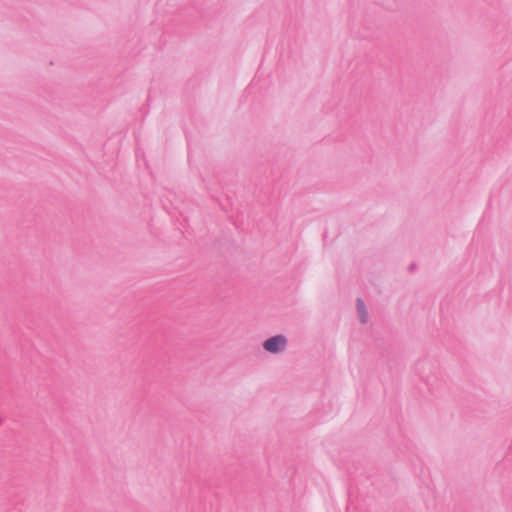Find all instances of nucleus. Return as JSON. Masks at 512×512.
<instances>
[{"instance_id":"f257e3e1","label":"nucleus","mask_w":512,"mask_h":512,"mask_svg":"<svg viewBox=\"0 0 512 512\" xmlns=\"http://www.w3.org/2000/svg\"><path fill=\"white\" fill-rule=\"evenodd\" d=\"M287 339L284 335H276L268 338L264 343L263 347L270 353H279L286 349Z\"/></svg>"},{"instance_id":"f03ea898","label":"nucleus","mask_w":512,"mask_h":512,"mask_svg":"<svg viewBox=\"0 0 512 512\" xmlns=\"http://www.w3.org/2000/svg\"><path fill=\"white\" fill-rule=\"evenodd\" d=\"M356 307H357V312H358L360 322L365 324L367 322L368 314L366 311L364 301L361 298H357Z\"/></svg>"}]
</instances>
